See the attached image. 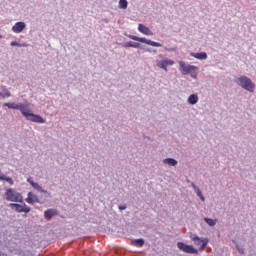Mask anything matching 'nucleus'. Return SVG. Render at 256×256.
<instances>
[{"mask_svg":"<svg viewBox=\"0 0 256 256\" xmlns=\"http://www.w3.org/2000/svg\"><path fill=\"white\" fill-rule=\"evenodd\" d=\"M4 107L20 111L22 115L27 119V121H32V123H46L45 118L41 117V115L31 113V109L28 105L8 102L4 104Z\"/></svg>","mask_w":256,"mask_h":256,"instance_id":"obj_1","label":"nucleus"},{"mask_svg":"<svg viewBox=\"0 0 256 256\" xmlns=\"http://www.w3.org/2000/svg\"><path fill=\"white\" fill-rule=\"evenodd\" d=\"M4 198L6 199V201H10L12 203H23V195L15 191L13 188L6 189L4 193Z\"/></svg>","mask_w":256,"mask_h":256,"instance_id":"obj_2","label":"nucleus"},{"mask_svg":"<svg viewBox=\"0 0 256 256\" xmlns=\"http://www.w3.org/2000/svg\"><path fill=\"white\" fill-rule=\"evenodd\" d=\"M236 83L239 85V87L245 89V91H249L250 93H253L255 91V84L253 83V81H251V78L247 76H241L237 78Z\"/></svg>","mask_w":256,"mask_h":256,"instance_id":"obj_3","label":"nucleus"},{"mask_svg":"<svg viewBox=\"0 0 256 256\" xmlns=\"http://www.w3.org/2000/svg\"><path fill=\"white\" fill-rule=\"evenodd\" d=\"M179 65H180V71L182 73V75H196L197 71H199V68H197V66H193L190 64H187L183 61H179Z\"/></svg>","mask_w":256,"mask_h":256,"instance_id":"obj_4","label":"nucleus"},{"mask_svg":"<svg viewBox=\"0 0 256 256\" xmlns=\"http://www.w3.org/2000/svg\"><path fill=\"white\" fill-rule=\"evenodd\" d=\"M177 247L180 249V251H183V253H189L190 255H197L199 253V250H197L195 247L192 245H187L183 242H178Z\"/></svg>","mask_w":256,"mask_h":256,"instance_id":"obj_5","label":"nucleus"},{"mask_svg":"<svg viewBox=\"0 0 256 256\" xmlns=\"http://www.w3.org/2000/svg\"><path fill=\"white\" fill-rule=\"evenodd\" d=\"M129 37L133 41H139L140 43H145L146 45H151V47H163V45L161 43L154 42L152 40H148L147 38H141L139 36H133V35H130Z\"/></svg>","mask_w":256,"mask_h":256,"instance_id":"obj_6","label":"nucleus"},{"mask_svg":"<svg viewBox=\"0 0 256 256\" xmlns=\"http://www.w3.org/2000/svg\"><path fill=\"white\" fill-rule=\"evenodd\" d=\"M192 241L194 242V245H196L199 248V251H205V248L207 247L209 243V239L207 238H199L198 236L192 237Z\"/></svg>","mask_w":256,"mask_h":256,"instance_id":"obj_7","label":"nucleus"},{"mask_svg":"<svg viewBox=\"0 0 256 256\" xmlns=\"http://www.w3.org/2000/svg\"><path fill=\"white\" fill-rule=\"evenodd\" d=\"M9 207L14 211H16V213H29L31 211V208L27 206V204L21 205V204L11 203Z\"/></svg>","mask_w":256,"mask_h":256,"instance_id":"obj_8","label":"nucleus"},{"mask_svg":"<svg viewBox=\"0 0 256 256\" xmlns=\"http://www.w3.org/2000/svg\"><path fill=\"white\" fill-rule=\"evenodd\" d=\"M156 65L159 69H163L167 72V67L175 65V61L166 58L164 60L157 61Z\"/></svg>","mask_w":256,"mask_h":256,"instance_id":"obj_9","label":"nucleus"},{"mask_svg":"<svg viewBox=\"0 0 256 256\" xmlns=\"http://www.w3.org/2000/svg\"><path fill=\"white\" fill-rule=\"evenodd\" d=\"M25 27H27L25 22H17L12 27V31H13V33H21L23 31V29H25Z\"/></svg>","mask_w":256,"mask_h":256,"instance_id":"obj_10","label":"nucleus"},{"mask_svg":"<svg viewBox=\"0 0 256 256\" xmlns=\"http://www.w3.org/2000/svg\"><path fill=\"white\" fill-rule=\"evenodd\" d=\"M26 203L33 205V203H39V198L32 192L28 193V197L25 199Z\"/></svg>","mask_w":256,"mask_h":256,"instance_id":"obj_11","label":"nucleus"},{"mask_svg":"<svg viewBox=\"0 0 256 256\" xmlns=\"http://www.w3.org/2000/svg\"><path fill=\"white\" fill-rule=\"evenodd\" d=\"M55 215H57L56 209H48L44 212V217H45V219H47V221H51V219H53V217H55Z\"/></svg>","mask_w":256,"mask_h":256,"instance_id":"obj_12","label":"nucleus"},{"mask_svg":"<svg viewBox=\"0 0 256 256\" xmlns=\"http://www.w3.org/2000/svg\"><path fill=\"white\" fill-rule=\"evenodd\" d=\"M138 30L140 31V33H143V35H153V31H151V29H149V27H147L143 24H139Z\"/></svg>","mask_w":256,"mask_h":256,"instance_id":"obj_13","label":"nucleus"},{"mask_svg":"<svg viewBox=\"0 0 256 256\" xmlns=\"http://www.w3.org/2000/svg\"><path fill=\"white\" fill-rule=\"evenodd\" d=\"M190 55L191 57H194L195 59H199L200 61L207 59V53L205 52H200V53L191 52Z\"/></svg>","mask_w":256,"mask_h":256,"instance_id":"obj_14","label":"nucleus"},{"mask_svg":"<svg viewBox=\"0 0 256 256\" xmlns=\"http://www.w3.org/2000/svg\"><path fill=\"white\" fill-rule=\"evenodd\" d=\"M28 183L32 185L33 189L36 191H39L40 193H47V191H44L43 187H41L38 183L33 182L31 179H28Z\"/></svg>","mask_w":256,"mask_h":256,"instance_id":"obj_15","label":"nucleus"},{"mask_svg":"<svg viewBox=\"0 0 256 256\" xmlns=\"http://www.w3.org/2000/svg\"><path fill=\"white\" fill-rule=\"evenodd\" d=\"M0 97H3V99L11 97V92H9L5 86H0Z\"/></svg>","mask_w":256,"mask_h":256,"instance_id":"obj_16","label":"nucleus"},{"mask_svg":"<svg viewBox=\"0 0 256 256\" xmlns=\"http://www.w3.org/2000/svg\"><path fill=\"white\" fill-rule=\"evenodd\" d=\"M199 102V96L197 94H191L188 98V103L190 105H196Z\"/></svg>","mask_w":256,"mask_h":256,"instance_id":"obj_17","label":"nucleus"},{"mask_svg":"<svg viewBox=\"0 0 256 256\" xmlns=\"http://www.w3.org/2000/svg\"><path fill=\"white\" fill-rule=\"evenodd\" d=\"M0 181H6V183H9V185H14L15 183L11 177H7L1 172H0Z\"/></svg>","mask_w":256,"mask_h":256,"instance_id":"obj_18","label":"nucleus"},{"mask_svg":"<svg viewBox=\"0 0 256 256\" xmlns=\"http://www.w3.org/2000/svg\"><path fill=\"white\" fill-rule=\"evenodd\" d=\"M163 163L165 165H169L170 167H175V165H177V160L173 158H166L163 160Z\"/></svg>","mask_w":256,"mask_h":256,"instance_id":"obj_19","label":"nucleus"},{"mask_svg":"<svg viewBox=\"0 0 256 256\" xmlns=\"http://www.w3.org/2000/svg\"><path fill=\"white\" fill-rule=\"evenodd\" d=\"M124 47H133L134 49H139V47H141V44L137 43V42H127L126 44H124Z\"/></svg>","mask_w":256,"mask_h":256,"instance_id":"obj_20","label":"nucleus"},{"mask_svg":"<svg viewBox=\"0 0 256 256\" xmlns=\"http://www.w3.org/2000/svg\"><path fill=\"white\" fill-rule=\"evenodd\" d=\"M134 247H143L145 245V240L143 239H136L133 241Z\"/></svg>","mask_w":256,"mask_h":256,"instance_id":"obj_21","label":"nucleus"},{"mask_svg":"<svg viewBox=\"0 0 256 256\" xmlns=\"http://www.w3.org/2000/svg\"><path fill=\"white\" fill-rule=\"evenodd\" d=\"M205 223H207V225H209L210 227H215V225H217V220H213L211 218H205L204 219Z\"/></svg>","mask_w":256,"mask_h":256,"instance_id":"obj_22","label":"nucleus"},{"mask_svg":"<svg viewBox=\"0 0 256 256\" xmlns=\"http://www.w3.org/2000/svg\"><path fill=\"white\" fill-rule=\"evenodd\" d=\"M193 187H194L196 195H198V197H200L201 201H205V197L201 193V190L199 188H197L195 185H193Z\"/></svg>","mask_w":256,"mask_h":256,"instance_id":"obj_23","label":"nucleus"},{"mask_svg":"<svg viewBox=\"0 0 256 256\" xmlns=\"http://www.w3.org/2000/svg\"><path fill=\"white\" fill-rule=\"evenodd\" d=\"M128 5H129V3L127 2V0H120L119 1V8L120 9H127Z\"/></svg>","mask_w":256,"mask_h":256,"instance_id":"obj_24","label":"nucleus"},{"mask_svg":"<svg viewBox=\"0 0 256 256\" xmlns=\"http://www.w3.org/2000/svg\"><path fill=\"white\" fill-rule=\"evenodd\" d=\"M11 46H12V47H15V46L21 47V44L18 43V42H11Z\"/></svg>","mask_w":256,"mask_h":256,"instance_id":"obj_25","label":"nucleus"},{"mask_svg":"<svg viewBox=\"0 0 256 256\" xmlns=\"http://www.w3.org/2000/svg\"><path fill=\"white\" fill-rule=\"evenodd\" d=\"M120 211H125V209H127V206L123 205V206H119Z\"/></svg>","mask_w":256,"mask_h":256,"instance_id":"obj_26","label":"nucleus"},{"mask_svg":"<svg viewBox=\"0 0 256 256\" xmlns=\"http://www.w3.org/2000/svg\"><path fill=\"white\" fill-rule=\"evenodd\" d=\"M239 252H240V253H244L243 249H239Z\"/></svg>","mask_w":256,"mask_h":256,"instance_id":"obj_27","label":"nucleus"},{"mask_svg":"<svg viewBox=\"0 0 256 256\" xmlns=\"http://www.w3.org/2000/svg\"><path fill=\"white\" fill-rule=\"evenodd\" d=\"M0 39H3V36H2V35H0Z\"/></svg>","mask_w":256,"mask_h":256,"instance_id":"obj_28","label":"nucleus"}]
</instances>
